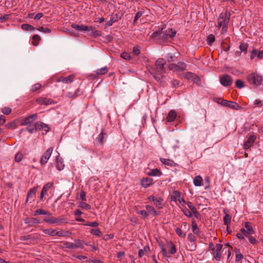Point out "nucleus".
<instances>
[{
    "label": "nucleus",
    "instance_id": "41",
    "mask_svg": "<svg viewBox=\"0 0 263 263\" xmlns=\"http://www.w3.org/2000/svg\"><path fill=\"white\" fill-rule=\"evenodd\" d=\"M184 77L185 78L192 81H194L197 78V76L195 74L191 72L185 73Z\"/></svg>",
    "mask_w": 263,
    "mask_h": 263
},
{
    "label": "nucleus",
    "instance_id": "9",
    "mask_svg": "<svg viewBox=\"0 0 263 263\" xmlns=\"http://www.w3.org/2000/svg\"><path fill=\"white\" fill-rule=\"evenodd\" d=\"M53 150V148L50 147L48 149H47L46 152L43 154L40 159V163L41 165H44L47 163L48 160H49Z\"/></svg>",
    "mask_w": 263,
    "mask_h": 263
},
{
    "label": "nucleus",
    "instance_id": "31",
    "mask_svg": "<svg viewBox=\"0 0 263 263\" xmlns=\"http://www.w3.org/2000/svg\"><path fill=\"white\" fill-rule=\"evenodd\" d=\"M148 175L152 176H160L161 175V172L159 170L155 168L151 170L148 173Z\"/></svg>",
    "mask_w": 263,
    "mask_h": 263
},
{
    "label": "nucleus",
    "instance_id": "5",
    "mask_svg": "<svg viewBox=\"0 0 263 263\" xmlns=\"http://www.w3.org/2000/svg\"><path fill=\"white\" fill-rule=\"evenodd\" d=\"M222 248V245L220 243L216 244V249H214V245L213 244L210 245V248L213 250L214 258L217 261H219L221 259V250Z\"/></svg>",
    "mask_w": 263,
    "mask_h": 263
},
{
    "label": "nucleus",
    "instance_id": "26",
    "mask_svg": "<svg viewBox=\"0 0 263 263\" xmlns=\"http://www.w3.org/2000/svg\"><path fill=\"white\" fill-rule=\"evenodd\" d=\"M194 184L197 186H201L203 185V179L201 176L198 175L194 178Z\"/></svg>",
    "mask_w": 263,
    "mask_h": 263
},
{
    "label": "nucleus",
    "instance_id": "46",
    "mask_svg": "<svg viewBox=\"0 0 263 263\" xmlns=\"http://www.w3.org/2000/svg\"><path fill=\"white\" fill-rule=\"evenodd\" d=\"M23 156L24 155L21 152H18L15 156V161L17 162H20L22 161Z\"/></svg>",
    "mask_w": 263,
    "mask_h": 263
},
{
    "label": "nucleus",
    "instance_id": "53",
    "mask_svg": "<svg viewBox=\"0 0 263 263\" xmlns=\"http://www.w3.org/2000/svg\"><path fill=\"white\" fill-rule=\"evenodd\" d=\"M37 30L46 33H49L51 32V30L49 28H44L43 27H39L38 28H37Z\"/></svg>",
    "mask_w": 263,
    "mask_h": 263
},
{
    "label": "nucleus",
    "instance_id": "11",
    "mask_svg": "<svg viewBox=\"0 0 263 263\" xmlns=\"http://www.w3.org/2000/svg\"><path fill=\"white\" fill-rule=\"evenodd\" d=\"M220 82L222 85L227 87L232 84L233 80L230 76L228 74H224L220 77Z\"/></svg>",
    "mask_w": 263,
    "mask_h": 263
},
{
    "label": "nucleus",
    "instance_id": "7",
    "mask_svg": "<svg viewBox=\"0 0 263 263\" xmlns=\"http://www.w3.org/2000/svg\"><path fill=\"white\" fill-rule=\"evenodd\" d=\"M230 20V15L227 13H220L218 18L217 25L219 28L222 25H228Z\"/></svg>",
    "mask_w": 263,
    "mask_h": 263
},
{
    "label": "nucleus",
    "instance_id": "18",
    "mask_svg": "<svg viewBox=\"0 0 263 263\" xmlns=\"http://www.w3.org/2000/svg\"><path fill=\"white\" fill-rule=\"evenodd\" d=\"M37 118V116L36 114H33L27 118H26L24 121L22 123V125H27L31 123L34 121L36 120Z\"/></svg>",
    "mask_w": 263,
    "mask_h": 263
},
{
    "label": "nucleus",
    "instance_id": "60",
    "mask_svg": "<svg viewBox=\"0 0 263 263\" xmlns=\"http://www.w3.org/2000/svg\"><path fill=\"white\" fill-rule=\"evenodd\" d=\"M65 248L67 249H76V246H74V242H66L65 243Z\"/></svg>",
    "mask_w": 263,
    "mask_h": 263
},
{
    "label": "nucleus",
    "instance_id": "44",
    "mask_svg": "<svg viewBox=\"0 0 263 263\" xmlns=\"http://www.w3.org/2000/svg\"><path fill=\"white\" fill-rule=\"evenodd\" d=\"M90 233L97 236H101L102 233L99 229H92L90 231Z\"/></svg>",
    "mask_w": 263,
    "mask_h": 263
},
{
    "label": "nucleus",
    "instance_id": "29",
    "mask_svg": "<svg viewBox=\"0 0 263 263\" xmlns=\"http://www.w3.org/2000/svg\"><path fill=\"white\" fill-rule=\"evenodd\" d=\"M181 196V193L178 191H174L171 196V200L176 202L178 199Z\"/></svg>",
    "mask_w": 263,
    "mask_h": 263
},
{
    "label": "nucleus",
    "instance_id": "13",
    "mask_svg": "<svg viewBox=\"0 0 263 263\" xmlns=\"http://www.w3.org/2000/svg\"><path fill=\"white\" fill-rule=\"evenodd\" d=\"M71 27L79 31H92L93 30V28L92 26H87L83 25H79L74 23L71 25Z\"/></svg>",
    "mask_w": 263,
    "mask_h": 263
},
{
    "label": "nucleus",
    "instance_id": "22",
    "mask_svg": "<svg viewBox=\"0 0 263 263\" xmlns=\"http://www.w3.org/2000/svg\"><path fill=\"white\" fill-rule=\"evenodd\" d=\"M145 209L148 214H152L154 216H157L159 215V213L156 210L154 206L150 205H146Z\"/></svg>",
    "mask_w": 263,
    "mask_h": 263
},
{
    "label": "nucleus",
    "instance_id": "17",
    "mask_svg": "<svg viewBox=\"0 0 263 263\" xmlns=\"http://www.w3.org/2000/svg\"><path fill=\"white\" fill-rule=\"evenodd\" d=\"M74 76L73 75H70L67 77H60L58 78L57 82H63L65 83H71L74 80Z\"/></svg>",
    "mask_w": 263,
    "mask_h": 263
},
{
    "label": "nucleus",
    "instance_id": "33",
    "mask_svg": "<svg viewBox=\"0 0 263 263\" xmlns=\"http://www.w3.org/2000/svg\"><path fill=\"white\" fill-rule=\"evenodd\" d=\"M50 215L51 214L48 211H46L42 209H39V210H36L34 212V215L37 216V215Z\"/></svg>",
    "mask_w": 263,
    "mask_h": 263
},
{
    "label": "nucleus",
    "instance_id": "32",
    "mask_svg": "<svg viewBox=\"0 0 263 263\" xmlns=\"http://www.w3.org/2000/svg\"><path fill=\"white\" fill-rule=\"evenodd\" d=\"M21 28L25 31H34L35 30V28L33 26L28 24H22Z\"/></svg>",
    "mask_w": 263,
    "mask_h": 263
},
{
    "label": "nucleus",
    "instance_id": "58",
    "mask_svg": "<svg viewBox=\"0 0 263 263\" xmlns=\"http://www.w3.org/2000/svg\"><path fill=\"white\" fill-rule=\"evenodd\" d=\"M137 213L142 216V217L144 218H147L149 216L148 212H147V211L145 210H140L138 211Z\"/></svg>",
    "mask_w": 263,
    "mask_h": 263
},
{
    "label": "nucleus",
    "instance_id": "34",
    "mask_svg": "<svg viewBox=\"0 0 263 263\" xmlns=\"http://www.w3.org/2000/svg\"><path fill=\"white\" fill-rule=\"evenodd\" d=\"M40 41L41 37L37 34L34 35L32 37V43L34 46H37Z\"/></svg>",
    "mask_w": 263,
    "mask_h": 263
},
{
    "label": "nucleus",
    "instance_id": "45",
    "mask_svg": "<svg viewBox=\"0 0 263 263\" xmlns=\"http://www.w3.org/2000/svg\"><path fill=\"white\" fill-rule=\"evenodd\" d=\"M248 48V44L246 43H241L239 45V49L242 52H247Z\"/></svg>",
    "mask_w": 263,
    "mask_h": 263
},
{
    "label": "nucleus",
    "instance_id": "27",
    "mask_svg": "<svg viewBox=\"0 0 263 263\" xmlns=\"http://www.w3.org/2000/svg\"><path fill=\"white\" fill-rule=\"evenodd\" d=\"M160 161L163 164L166 165L171 166H173L176 165V163L174 162V161L171 159L161 158H160Z\"/></svg>",
    "mask_w": 263,
    "mask_h": 263
},
{
    "label": "nucleus",
    "instance_id": "64",
    "mask_svg": "<svg viewBox=\"0 0 263 263\" xmlns=\"http://www.w3.org/2000/svg\"><path fill=\"white\" fill-rule=\"evenodd\" d=\"M32 237L31 235H28L26 236H22L20 237V240H28L30 239H31Z\"/></svg>",
    "mask_w": 263,
    "mask_h": 263
},
{
    "label": "nucleus",
    "instance_id": "3",
    "mask_svg": "<svg viewBox=\"0 0 263 263\" xmlns=\"http://www.w3.org/2000/svg\"><path fill=\"white\" fill-rule=\"evenodd\" d=\"M247 80L249 84H252L255 86H258L261 84L262 79L261 77L257 73L253 72L248 75Z\"/></svg>",
    "mask_w": 263,
    "mask_h": 263
},
{
    "label": "nucleus",
    "instance_id": "43",
    "mask_svg": "<svg viewBox=\"0 0 263 263\" xmlns=\"http://www.w3.org/2000/svg\"><path fill=\"white\" fill-rule=\"evenodd\" d=\"M36 189L35 188L31 189L28 193L27 200H28L29 198L33 197L36 192Z\"/></svg>",
    "mask_w": 263,
    "mask_h": 263
},
{
    "label": "nucleus",
    "instance_id": "12",
    "mask_svg": "<svg viewBox=\"0 0 263 263\" xmlns=\"http://www.w3.org/2000/svg\"><path fill=\"white\" fill-rule=\"evenodd\" d=\"M187 239L190 241V243L189 244V250L190 251L195 250L196 248V239L194 235L192 233L189 234L187 236Z\"/></svg>",
    "mask_w": 263,
    "mask_h": 263
},
{
    "label": "nucleus",
    "instance_id": "42",
    "mask_svg": "<svg viewBox=\"0 0 263 263\" xmlns=\"http://www.w3.org/2000/svg\"><path fill=\"white\" fill-rule=\"evenodd\" d=\"M79 207L87 210H89L91 209V206L89 204L85 202L84 201L80 202L79 204Z\"/></svg>",
    "mask_w": 263,
    "mask_h": 263
},
{
    "label": "nucleus",
    "instance_id": "28",
    "mask_svg": "<svg viewBox=\"0 0 263 263\" xmlns=\"http://www.w3.org/2000/svg\"><path fill=\"white\" fill-rule=\"evenodd\" d=\"M192 229L193 232L195 234H198L200 233V230L197 223H196L195 220H192Z\"/></svg>",
    "mask_w": 263,
    "mask_h": 263
},
{
    "label": "nucleus",
    "instance_id": "52",
    "mask_svg": "<svg viewBox=\"0 0 263 263\" xmlns=\"http://www.w3.org/2000/svg\"><path fill=\"white\" fill-rule=\"evenodd\" d=\"M42 87V85L40 83H36L32 86L31 91L34 92L40 89Z\"/></svg>",
    "mask_w": 263,
    "mask_h": 263
},
{
    "label": "nucleus",
    "instance_id": "25",
    "mask_svg": "<svg viewBox=\"0 0 263 263\" xmlns=\"http://www.w3.org/2000/svg\"><path fill=\"white\" fill-rule=\"evenodd\" d=\"M149 251V247L148 246H145L143 249L139 250L138 255L140 257H142L144 255H148Z\"/></svg>",
    "mask_w": 263,
    "mask_h": 263
},
{
    "label": "nucleus",
    "instance_id": "59",
    "mask_svg": "<svg viewBox=\"0 0 263 263\" xmlns=\"http://www.w3.org/2000/svg\"><path fill=\"white\" fill-rule=\"evenodd\" d=\"M247 237L248 238L249 240L251 243H252L253 245H256L257 243V242H258L256 240V239L254 237H253L250 235H248Z\"/></svg>",
    "mask_w": 263,
    "mask_h": 263
},
{
    "label": "nucleus",
    "instance_id": "15",
    "mask_svg": "<svg viewBox=\"0 0 263 263\" xmlns=\"http://www.w3.org/2000/svg\"><path fill=\"white\" fill-rule=\"evenodd\" d=\"M165 64V61L163 59H159L156 61L155 66L156 69L159 72H162L164 70V65Z\"/></svg>",
    "mask_w": 263,
    "mask_h": 263
},
{
    "label": "nucleus",
    "instance_id": "19",
    "mask_svg": "<svg viewBox=\"0 0 263 263\" xmlns=\"http://www.w3.org/2000/svg\"><path fill=\"white\" fill-rule=\"evenodd\" d=\"M25 222L29 226H33L34 224L40 223V220L36 218L28 217L25 219Z\"/></svg>",
    "mask_w": 263,
    "mask_h": 263
},
{
    "label": "nucleus",
    "instance_id": "54",
    "mask_svg": "<svg viewBox=\"0 0 263 263\" xmlns=\"http://www.w3.org/2000/svg\"><path fill=\"white\" fill-rule=\"evenodd\" d=\"M2 112L5 115H9L11 112V109L9 107H5L1 109Z\"/></svg>",
    "mask_w": 263,
    "mask_h": 263
},
{
    "label": "nucleus",
    "instance_id": "57",
    "mask_svg": "<svg viewBox=\"0 0 263 263\" xmlns=\"http://www.w3.org/2000/svg\"><path fill=\"white\" fill-rule=\"evenodd\" d=\"M176 233L180 237H184L185 236V233H184L181 229L177 228L176 229Z\"/></svg>",
    "mask_w": 263,
    "mask_h": 263
},
{
    "label": "nucleus",
    "instance_id": "40",
    "mask_svg": "<svg viewBox=\"0 0 263 263\" xmlns=\"http://www.w3.org/2000/svg\"><path fill=\"white\" fill-rule=\"evenodd\" d=\"M55 230L52 229H44L43 232L45 234H47L52 236H55Z\"/></svg>",
    "mask_w": 263,
    "mask_h": 263
},
{
    "label": "nucleus",
    "instance_id": "63",
    "mask_svg": "<svg viewBox=\"0 0 263 263\" xmlns=\"http://www.w3.org/2000/svg\"><path fill=\"white\" fill-rule=\"evenodd\" d=\"M80 199L83 201H86V194L85 192L84 191H81L80 194Z\"/></svg>",
    "mask_w": 263,
    "mask_h": 263
},
{
    "label": "nucleus",
    "instance_id": "14",
    "mask_svg": "<svg viewBox=\"0 0 263 263\" xmlns=\"http://www.w3.org/2000/svg\"><path fill=\"white\" fill-rule=\"evenodd\" d=\"M36 102L40 105H48L53 103L54 101L51 99L40 97L36 99Z\"/></svg>",
    "mask_w": 263,
    "mask_h": 263
},
{
    "label": "nucleus",
    "instance_id": "10",
    "mask_svg": "<svg viewBox=\"0 0 263 263\" xmlns=\"http://www.w3.org/2000/svg\"><path fill=\"white\" fill-rule=\"evenodd\" d=\"M244 226L245 229L242 228L240 230V231L241 233H243L245 236L247 237L248 235H250L254 233V231L252 227L250 225V223L249 222H245L244 223Z\"/></svg>",
    "mask_w": 263,
    "mask_h": 263
},
{
    "label": "nucleus",
    "instance_id": "36",
    "mask_svg": "<svg viewBox=\"0 0 263 263\" xmlns=\"http://www.w3.org/2000/svg\"><path fill=\"white\" fill-rule=\"evenodd\" d=\"M57 162V168L59 171L62 170L64 167V164H63V162L60 160L58 157L56 159Z\"/></svg>",
    "mask_w": 263,
    "mask_h": 263
},
{
    "label": "nucleus",
    "instance_id": "30",
    "mask_svg": "<svg viewBox=\"0 0 263 263\" xmlns=\"http://www.w3.org/2000/svg\"><path fill=\"white\" fill-rule=\"evenodd\" d=\"M82 212L79 209H77L74 212V215L77 216L76 220L79 222H84L85 220L82 218L80 216L82 215Z\"/></svg>",
    "mask_w": 263,
    "mask_h": 263
},
{
    "label": "nucleus",
    "instance_id": "61",
    "mask_svg": "<svg viewBox=\"0 0 263 263\" xmlns=\"http://www.w3.org/2000/svg\"><path fill=\"white\" fill-rule=\"evenodd\" d=\"M143 12L142 11H138L136 14L134 18V23H136L138 20L143 15Z\"/></svg>",
    "mask_w": 263,
    "mask_h": 263
},
{
    "label": "nucleus",
    "instance_id": "4",
    "mask_svg": "<svg viewBox=\"0 0 263 263\" xmlns=\"http://www.w3.org/2000/svg\"><path fill=\"white\" fill-rule=\"evenodd\" d=\"M186 64L183 62H179L177 64L172 63L169 65V69L174 72H180L185 70Z\"/></svg>",
    "mask_w": 263,
    "mask_h": 263
},
{
    "label": "nucleus",
    "instance_id": "56",
    "mask_svg": "<svg viewBox=\"0 0 263 263\" xmlns=\"http://www.w3.org/2000/svg\"><path fill=\"white\" fill-rule=\"evenodd\" d=\"M121 57L126 60H129L131 59V56L130 55V54L126 52L121 53Z\"/></svg>",
    "mask_w": 263,
    "mask_h": 263
},
{
    "label": "nucleus",
    "instance_id": "50",
    "mask_svg": "<svg viewBox=\"0 0 263 263\" xmlns=\"http://www.w3.org/2000/svg\"><path fill=\"white\" fill-rule=\"evenodd\" d=\"M186 205H187V206L189 207V208L190 209L192 213H193L197 210L196 208L195 207V206H194L192 202L188 201L186 203Z\"/></svg>",
    "mask_w": 263,
    "mask_h": 263
},
{
    "label": "nucleus",
    "instance_id": "24",
    "mask_svg": "<svg viewBox=\"0 0 263 263\" xmlns=\"http://www.w3.org/2000/svg\"><path fill=\"white\" fill-rule=\"evenodd\" d=\"M177 117V112L174 110H171L168 114V116L166 118L167 121L168 122H171L174 121Z\"/></svg>",
    "mask_w": 263,
    "mask_h": 263
},
{
    "label": "nucleus",
    "instance_id": "38",
    "mask_svg": "<svg viewBox=\"0 0 263 263\" xmlns=\"http://www.w3.org/2000/svg\"><path fill=\"white\" fill-rule=\"evenodd\" d=\"M84 242L81 240H76L74 242V246L76 248L83 249L84 248Z\"/></svg>",
    "mask_w": 263,
    "mask_h": 263
},
{
    "label": "nucleus",
    "instance_id": "23",
    "mask_svg": "<svg viewBox=\"0 0 263 263\" xmlns=\"http://www.w3.org/2000/svg\"><path fill=\"white\" fill-rule=\"evenodd\" d=\"M228 211L227 210L224 209L223 212L225 213V216L223 217V222L224 224L228 226V228H229V225L231 223V217L229 214H228L227 212Z\"/></svg>",
    "mask_w": 263,
    "mask_h": 263
},
{
    "label": "nucleus",
    "instance_id": "49",
    "mask_svg": "<svg viewBox=\"0 0 263 263\" xmlns=\"http://www.w3.org/2000/svg\"><path fill=\"white\" fill-rule=\"evenodd\" d=\"M207 41L208 43V44L209 45H212V44L214 43L215 41V36L213 34H210L207 38Z\"/></svg>",
    "mask_w": 263,
    "mask_h": 263
},
{
    "label": "nucleus",
    "instance_id": "47",
    "mask_svg": "<svg viewBox=\"0 0 263 263\" xmlns=\"http://www.w3.org/2000/svg\"><path fill=\"white\" fill-rule=\"evenodd\" d=\"M44 221L45 222L50 223V224H54L55 217H45L44 219Z\"/></svg>",
    "mask_w": 263,
    "mask_h": 263
},
{
    "label": "nucleus",
    "instance_id": "8",
    "mask_svg": "<svg viewBox=\"0 0 263 263\" xmlns=\"http://www.w3.org/2000/svg\"><path fill=\"white\" fill-rule=\"evenodd\" d=\"M221 104L224 106L229 107L230 108L234 110H240L242 108V107L237 103L235 102L227 101L224 99L221 101Z\"/></svg>",
    "mask_w": 263,
    "mask_h": 263
},
{
    "label": "nucleus",
    "instance_id": "1",
    "mask_svg": "<svg viewBox=\"0 0 263 263\" xmlns=\"http://www.w3.org/2000/svg\"><path fill=\"white\" fill-rule=\"evenodd\" d=\"M176 34V31L172 28H168L164 31H157L153 32L151 37L159 39L163 43H166L171 39H173Z\"/></svg>",
    "mask_w": 263,
    "mask_h": 263
},
{
    "label": "nucleus",
    "instance_id": "37",
    "mask_svg": "<svg viewBox=\"0 0 263 263\" xmlns=\"http://www.w3.org/2000/svg\"><path fill=\"white\" fill-rule=\"evenodd\" d=\"M108 68L107 67H104L101 68V69H97L96 71V73L97 75L101 76V75H103V74H104L105 73H107L108 72Z\"/></svg>",
    "mask_w": 263,
    "mask_h": 263
},
{
    "label": "nucleus",
    "instance_id": "55",
    "mask_svg": "<svg viewBox=\"0 0 263 263\" xmlns=\"http://www.w3.org/2000/svg\"><path fill=\"white\" fill-rule=\"evenodd\" d=\"M236 86L238 88H241L244 87V82L240 80H237L235 82Z\"/></svg>",
    "mask_w": 263,
    "mask_h": 263
},
{
    "label": "nucleus",
    "instance_id": "35",
    "mask_svg": "<svg viewBox=\"0 0 263 263\" xmlns=\"http://www.w3.org/2000/svg\"><path fill=\"white\" fill-rule=\"evenodd\" d=\"M181 211L183 214L187 217L191 218L193 216V213L186 207L183 206L181 208Z\"/></svg>",
    "mask_w": 263,
    "mask_h": 263
},
{
    "label": "nucleus",
    "instance_id": "6",
    "mask_svg": "<svg viewBox=\"0 0 263 263\" xmlns=\"http://www.w3.org/2000/svg\"><path fill=\"white\" fill-rule=\"evenodd\" d=\"M149 202H153L154 205L158 209H162L163 207V199L154 195H151L147 198Z\"/></svg>",
    "mask_w": 263,
    "mask_h": 263
},
{
    "label": "nucleus",
    "instance_id": "16",
    "mask_svg": "<svg viewBox=\"0 0 263 263\" xmlns=\"http://www.w3.org/2000/svg\"><path fill=\"white\" fill-rule=\"evenodd\" d=\"M256 137L254 135H251L248 138V140L244 144V148L245 149L249 148L254 143L256 140Z\"/></svg>",
    "mask_w": 263,
    "mask_h": 263
},
{
    "label": "nucleus",
    "instance_id": "48",
    "mask_svg": "<svg viewBox=\"0 0 263 263\" xmlns=\"http://www.w3.org/2000/svg\"><path fill=\"white\" fill-rule=\"evenodd\" d=\"M105 134L104 133L103 130H102L101 133L99 135L97 138V141L100 144H102L104 142V138Z\"/></svg>",
    "mask_w": 263,
    "mask_h": 263
},
{
    "label": "nucleus",
    "instance_id": "20",
    "mask_svg": "<svg viewBox=\"0 0 263 263\" xmlns=\"http://www.w3.org/2000/svg\"><path fill=\"white\" fill-rule=\"evenodd\" d=\"M35 128L37 129L44 130L46 132L49 130V126L47 124L41 122H37L35 123Z\"/></svg>",
    "mask_w": 263,
    "mask_h": 263
},
{
    "label": "nucleus",
    "instance_id": "21",
    "mask_svg": "<svg viewBox=\"0 0 263 263\" xmlns=\"http://www.w3.org/2000/svg\"><path fill=\"white\" fill-rule=\"evenodd\" d=\"M141 183L143 187L146 188L153 184V179L149 177H146L141 180Z\"/></svg>",
    "mask_w": 263,
    "mask_h": 263
},
{
    "label": "nucleus",
    "instance_id": "51",
    "mask_svg": "<svg viewBox=\"0 0 263 263\" xmlns=\"http://www.w3.org/2000/svg\"><path fill=\"white\" fill-rule=\"evenodd\" d=\"M84 225L86 226H90V227H97L99 226V223L96 221H94V222L87 221L86 223H85L84 224Z\"/></svg>",
    "mask_w": 263,
    "mask_h": 263
},
{
    "label": "nucleus",
    "instance_id": "2",
    "mask_svg": "<svg viewBox=\"0 0 263 263\" xmlns=\"http://www.w3.org/2000/svg\"><path fill=\"white\" fill-rule=\"evenodd\" d=\"M161 252L164 257H170L176 252L175 245L171 241H167L165 245L160 244Z\"/></svg>",
    "mask_w": 263,
    "mask_h": 263
},
{
    "label": "nucleus",
    "instance_id": "39",
    "mask_svg": "<svg viewBox=\"0 0 263 263\" xmlns=\"http://www.w3.org/2000/svg\"><path fill=\"white\" fill-rule=\"evenodd\" d=\"M66 222L65 218L63 216L55 217L54 224H60Z\"/></svg>",
    "mask_w": 263,
    "mask_h": 263
},
{
    "label": "nucleus",
    "instance_id": "62",
    "mask_svg": "<svg viewBox=\"0 0 263 263\" xmlns=\"http://www.w3.org/2000/svg\"><path fill=\"white\" fill-rule=\"evenodd\" d=\"M133 53L136 55H138L140 53V49L139 46H135L133 48Z\"/></svg>",
    "mask_w": 263,
    "mask_h": 263
}]
</instances>
